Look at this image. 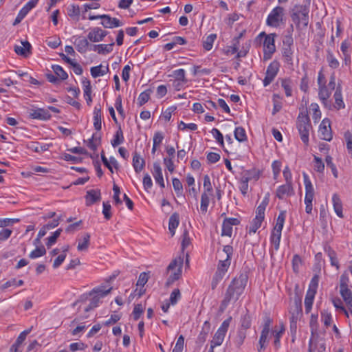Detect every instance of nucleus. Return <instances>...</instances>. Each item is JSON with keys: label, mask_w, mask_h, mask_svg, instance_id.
<instances>
[{"label": "nucleus", "mask_w": 352, "mask_h": 352, "mask_svg": "<svg viewBox=\"0 0 352 352\" xmlns=\"http://www.w3.org/2000/svg\"><path fill=\"white\" fill-rule=\"evenodd\" d=\"M316 294V289L309 288L307 292L305 298V309L307 314L309 313L311 310Z\"/></svg>", "instance_id": "nucleus-24"}, {"label": "nucleus", "mask_w": 352, "mask_h": 352, "mask_svg": "<svg viewBox=\"0 0 352 352\" xmlns=\"http://www.w3.org/2000/svg\"><path fill=\"white\" fill-rule=\"evenodd\" d=\"M332 204L336 214L340 218H343L342 202L338 194L334 193L332 195Z\"/></svg>", "instance_id": "nucleus-25"}, {"label": "nucleus", "mask_w": 352, "mask_h": 352, "mask_svg": "<svg viewBox=\"0 0 352 352\" xmlns=\"http://www.w3.org/2000/svg\"><path fill=\"white\" fill-rule=\"evenodd\" d=\"M101 25L104 28H113L122 25V23L117 18L111 17L109 15L104 14Z\"/></svg>", "instance_id": "nucleus-18"}, {"label": "nucleus", "mask_w": 352, "mask_h": 352, "mask_svg": "<svg viewBox=\"0 0 352 352\" xmlns=\"http://www.w3.org/2000/svg\"><path fill=\"white\" fill-rule=\"evenodd\" d=\"M261 174L262 171L260 169L253 167L248 170H244L241 173V177L248 182L251 181L256 182L261 177Z\"/></svg>", "instance_id": "nucleus-14"}, {"label": "nucleus", "mask_w": 352, "mask_h": 352, "mask_svg": "<svg viewBox=\"0 0 352 352\" xmlns=\"http://www.w3.org/2000/svg\"><path fill=\"white\" fill-rule=\"evenodd\" d=\"M107 34V31H105L100 28L96 27L91 29L87 35V38L93 43H98L103 41Z\"/></svg>", "instance_id": "nucleus-13"}, {"label": "nucleus", "mask_w": 352, "mask_h": 352, "mask_svg": "<svg viewBox=\"0 0 352 352\" xmlns=\"http://www.w3.org/2000/svg\"><path fill=\"white\" fill-rule=\"evenodd\" d=\"M327 61L329 66L332 69H337L340 66L339 60L334 56L331 50H327Z\"/></svg>", "instance_id": "nucleus-45"}, {"label": "nucleus", "mask_w": 352, "mask_h": 352, "mask_svg": "<svg viewBox=\"0 0 352 352\" xmlns=\"http://www.w3.org/2000/svg\"><path fill=\"white\" fill-rule=\"evenodd\" d=\"M231 261L229 259L219 261L215 274L224 277L230 265Z\"/></svg>", "instance_id": "nucleus-31"}, {"label": "nucleus", "mask_w": 352, "mask_h": 352, "mask_svg": "<svg viewBox=\"0 0 352 352\" xmlns=\"http://www.w3.org/2000/svg\"><path fill=\"white\" fill-rule=\"evenodd\" d=\"M113 42H111L109 44L93 45L91 50L94 52H96L99 54L105 55L113 51Z\"/></svg>", "instance_id": "nucleus-26"}, {"label": "nucleus", "mask_w": 352, "mask_h": 352, "mask_svg": "<svg viewBox=\"0 0 352 352\" xmlns=\"http://www.w3.org/2000/svg\"><path fill=\"white\" fill-rule=\"evenodd\" d=\"M52 144H41L39 142H31L29 148L36 153H41L49 149Z\"/></svg>", "instance_id": "nucleus-43"}, {"label": "nucleus", "mask_w": 352, "mask_h": 352, "mask_svg": "<svg viewBox=\"0 0 352 352\" xmlns=\"http://www.w3.org/2000/svg\"><path fill=\"white\" fill-rule=\"evenodd\" d=\"M321 320L324 323V325L327 327L331 324L333 320L332 315L330 312L326 310L321 311Z\"/></svg>", "instance_id": "nucleus-54"}, {"label": "nucleus", "mask_w": 352, "mask_h": 352, "mask_svg": "<svg viewBox=\"0 0 352 352\" xmlns=\"http://www.w3.org/2000/svg\"><path fill=\"white\" fill-rule=\"evenodd\" d=\"M182 295L179 289H175L173 290L170 295L169 302L172 305H175L181 299Z\"/></svg>", "instance_id": "nucleus-58"}, {"label": "nucleus", "mask_w": 352, "mask_h": 352, "mask_svg": "<svg viewBox=\"0 0 352 352\" xmlns=\"http://www.w3.org/2000/svg\"><path fill=\"white\" fill-rule=\"evenodd\" d=\"M90 234L89 233H85L81 239L78 240L77 249L78 251H86L90 244Z\"/></svg>", "instance_id": "nucleus-32"}, {"label": "nucleus", "mask_w": 352, "mask_h": 352, "mask_svg": "<svg viewBox=\"0 0 352 352\" xmlns=\"http://www.w3.org/2000/svg\"><path fill=\"white\" fill-rule=\"evenodd\" d=\"M100 133H92L90 138H88L87 146L91 151H95L97 150L98 146L100 144Z\"/></svg>", "instance_id": "nucleus-30"}, {"label": "nucleus", "mask_w": 352, "mask_h": 352, "mask_svg": "<svg viewBox=\"0 0 352 352\" xmlns=\"http://www.w3.org/2000/svg\"><path fill=\"white\" fill-rule=\"evenodd\" d=\"M74 45L77 51L83 54L87 51L89 43L87 38H78L75 41Z\"/></svg>", "instance_id": "nucleus-35"}, {"label": "nucleus", "mask_w": 352, "mask_h": 352, "mask_svg": "<svg viewBox=\"0 0 352 352\" xmlns=\"http://www.w3.org/2000/svg\"><path fill=\"white\" fill-rule=\"evenodd\" d=\"M31 116L34 119L48 120L51 117V114L48 109H38L31 113Z\"/></svg>", "instance_id": "nucleus-36"}, {"label": "nucleus", "mask_w": 352, "mask_h": 352, "mask_svg": "<svg viewBox=\"0 0 352 352\" xmlns=\"http://www.w3.org/2000/svg\"><path fill=\"white\" fill-rule=\"evenodd\" d=\"M241 327L239 330L247 331L251 327V318L248 314H245L241 318Z\"/></svg>", "instance_id": "nucleus-53"}, {"label": "nucleus", "mask_w": 352, "mask_h": 352, "mask_svg": "<svg viewBox=\"0 0 352 352\" xmlns=\"http://www.w3.org/2000/svg\"><path fill=\"white\" fill-rule=\"evenodd\" d=\"M151 92L152 91L151 89H147L140 94L138 98V102L140 106L143 105L148 101Z\"/></svg>", "instance_id": "nucleus-55"}, {"label": "nucleus", "mask_w": 352, "mask_h": 352, "mask_svg": "<svg viewBox=\"0 0 352 352\" xmlns=\"http://www.w3.org/2000/svg\"><path fill=\"white\" fill-rule=\"evenodd\" d=\"M216 38L217 35L215 34L208 35L203 42L204 48L207 51L210 50L212 48L213 43Z\"/></svg>", "instance_id": "nucleus-52"}, {"label": "nucleus", "mask_w": 352, "mask_h": 352, "mask_svg": "<svg viewBox=\"0 0 352 352\" xmlns=\"http://www.w3.org/2000/svg\"><path fill=\"white\" fill-rule=\"evenodd\" d=\"M269 203V199L268 197H265L261 204L258 205V206L256 208V217H258L261 219H265V211L266 209L267 206Z\"/></svg>", "instance_id": "nucleus-39"}, {"label": "nucleus", "mask_w": 352, "mask_h": 352, "mask_svg": "<svg viewBox=\"0 0 352 352\" xmlns=\"http://www.w3.org/2000/svg\"><path fill=\"white\" fill-rule=\"evenodd\" d=\"M210 323L209 322V321H205L203 324L202 329H201V332L199 333V336H197V343L199 344H204L207 339V337L210 333Z\"/></svg>", "instance_id": "nucleus-27"}, {"label": "nucleus", "mask_w": 352, "mask_h": 352, "mask_svg": "<svg viewBox=\"0 0 352 352\" xmlns=\"http://www.w3.org/2000/svg\"><path fill=\"white\" fill-rule=\"evenodd\" d=\"M153 175L157 184H158L161 188H164L165 187L162 170L160 166V164L158 162H155L153 164Z\"/></svg>", "instance_id": "nucleus-21"}, {"label": "nucleus", "mask_w": 352, "mask_h": 352, "mask_svg": "<svg viewBox=\"0 0 352 352\" xmlns=\"http://www.w3.org/2000/svg\"><path fill=\"white\" fill-rule=\"evenodd\" d=\"M333 98L335 100V104H334L335 109L340 110V109H344L345 107V104H344V103L343 102V99H342V87L340 85L337 87V88L336 89V91L333 95Z\"/></svg>", "instance_id": "nucleus-28"}, {"label": "nucleus", "mask_w": 352, "mask_h": 352, "mask_svg": "<svg viewBox=\"0 0 352 352\" xmlns=\"http://www.w3.org/2000/svg\"><path fill=\"white\" fill-rule=\"evenodd\" d=\"M285 328L283 323H280L278 326H275L272 331V335L274 338V346L276 350H278L280 347V338L284 334Z\"/></svg>", "instance_id": "nucleus-15"}, {"label": "nucleus", "mask_w": 352, "mask_h": 352, "mask_svg": "<svg viewBox=\"0 0 352 352\" xmlns=\"http://www.w3.org/2000/svg\"><path fill=\"white\" fill-rule=\"evenodd\" d=\"M264 219L258 218V217H254L251 222L250 228H249V234H251L252 233L254 234L257 231V230L261 228V224L263 223Z\"/></svg>", "instance_id": "nucleus-47"}, {"label": "nucleus", "mask_w": 352, "mask_h": 352, "mask_svg": "<svg viewBox=\"0 0 352 352\" xmlns=\"http://www.w3.org/2000/svg\"><path fill=\"white\" fill-rule=\"evenodd\" d=\"M45 254L46 250L45 247L43 245H41L39 247H36L35 250L32 251L29 254V257L32 259H35L44 256Z\"/></svg>", "instance_id": "nucleus-49"}, {"label": "nucleus", "mask_w": 352, "mask_h": 352, "mask_svg": "<svg viewBox=\"0 0 352 352\" xmlns=\"http://www.w3.org/2000/svg\"><path fill=\"white\" fill-rule=\"evenodd\" d=\"M325 252H327L328 256L329 257L331 265L332 266H335L337 270L339 269V262L337 258V254L336 252L331 248L327 247L324 249Z\"/></svg>", "instance_id": "nucleus-40"}, {"label": "nucleus", "mask_w": 352, "mask_h": 352, "mask_svg": "<svg viewBox=\"0 0 352 352\" xmlns=\"http://www.w3.org/2000/svg\"><path fill=\"white\" fill-rule=\"evenodd\" d=\"M80 13V8L78 6L71 5L67 8V14L72 18L78 17Z\"/></svg>", "instance_id": "nucleus-63"}, {"label": "nucleus", "mask_w": 352, "mask_h": 352, "mask_svg": "<svg viewBox=\"0 0 352 352\" xmlns=\"http://www.w3.org/2000/svg\"><path fill=\"white\" fill-rule=\"evenodd\" d=\"M294 195L293 184H285L279 186L276 190V197L280 200Z\"/></svg>", "instance_id": "nucleus-11"}, {"label": "nucleus", "mask_w": 352, "mask_h": 352, "mask_svg": "<svg viewBox=\"0 0 352 352\" xmlns=\"http://www.w3.org/2000/svg\"><path fill=\"white\" fill-rule=\"evenodd\" d=\"M309 327L311 337L318 336L319 324L318 322V314H312L310 316Z\"/></svg>", "instance_id": "nucleus-37"}, {"label": "nucleus", "mask_w": 352, "mask_h": 352, "mask_svg": "<svg viewBox=\"0 0 352 352\" xmlns=\"http://www.w3.org/2000/svg\"><path fill=\"white\" fill-rule=\"evenodd\" d=\"M184 257V253L173 259L168 265L166 272L168 276L166 282L167 287L170 286L181 278Z\"/></svg>", "instance_id": "nucleus-2"}, {"label": "nucleus", "mask_w": 352, "mask_h": 352, "mask_svg": "<svg viewBox=\"0 0 352 352\" xmlns=\"http://www.w3.org/2000/svg\"><path fill=\"white\" fill-rule=\"evenodd\" d=\"M281 86L284 89L285 94L287 97L292 96V85L289 79H283L281 80Z\"/></svg>", "instance_id": "nucleus-64"}, {"label": "nucleus", "mask_w": 352, "mask_h": 352, "mask_svg": "<svg viewBox=\"0 0 352 352\" xmlns=\"http://www.w3.org/2000/svg\"><path fill=\"white\" fill-rule=\"evenodd\" d=\"M272 319L270 317L269 315H265L263 318V329L261 332L258 345L257 347L258 352H263L266 349L268 345L270 329L272 324Z\"/></svg>", "instance_id": "nucleus-4"}, {"label": "nucleus", "mask_w": 352, "mask_h": 352, "mask_svg": "<svg viewBox=\"0 0 352 352\" xmlns=\"http://www.w3.org/2000/svg\"><path fill=\"white\" fill-rule=\"evenodd\" d=\"M240 223L241 221L237 218H226L222 223L221 236L230 237L232 234L233 226H238Z\"/></svg>", "instance_id": "nucleus-9"}, {"label": "nucleus", "mask_w": 352, "mask_h": 352, "mask_svg": "<svg viewBox=\"0 0 352 352\" xmlns=\"http://www.w3.org/2000/svg\"><path fill=\"white\" fill-rule=\"evenodd\" d=\"M213 195H208L206 192H202L201 195L200 210L202 214H206L208 211V208L210 204V198Z\"/></svg>", "instance_id": "nucleus-38"}, {"label": "nucleus", "mask_w": 352, "mask_h": 352, "mask_svg": "<svg viewBox=\"0 0 352 352\" xmlns=\"http://www.w3.org/2000/svg\"><path fill=\"white\" fill-rule=\"evenodd\" d=\"M246 331L244 330H238L237 334L234 338V342L236 347L239 348L243 344L246 338Z\"/></svg>", "instance_id": "nucleus-48"}, {"label": "nucleus", "mask_w": 352, "mask_h": 352, "mask_svg": "<svg viewBox=\"0 0 352 352\" xmlns=\"http://www.w3.org/2000/svg\"><path fill=\"white\" fill-rule=\"evenodd\" d=\"M109 72V68L108 65L104 67L102 65H99L98 66L92 67L90 69L91 75L93 78L102 76Z\"/></svg>", "instance_id": "nucleus-33"}, {"label": "nucleus", "mask_w": 352, "mask_h": 352, "mask_svg": "<svg viewBox=\"0 0 352 352\" xmlns=\"http://www.w3.org/2000/svg\"><path fill=\"white\" fill-rule=\"evenodd\" d=\"M331 94L330 90L327 85L318 87V97L322 101V104L326 107H331V104L329 103L328 99L329 98Z\"/></svg>", "instance_id": "nucleus-20"}, {"label": "nucleus", "mask_w": 352, "mask_h": 352, "mask_svg": "<svg viewBox=\"0 0 352 352\" xmlns=\"http://www.w3.org/2000/svg\"><path fill=\"white\" fill-rule=\"evenodd\" d=\"M62 230L60 228L56 230L53 234L47 238V241L46 243V245L48 248H50L52 245H54L57 239L59 237Z\"/></svg>", "instance_id": "nucleus-59"}, {"label": "nucleus", "mask_w": 352, "mask_h": 352, "mask_svg": "<svg viewBox=\"0 0 352 352\" xmlns=\"http://www.w3.org/2000/svg\"><path fill=\"white\" fill-rule=\"evenodd\" d=\"M52 68L56 76L60 78V80H66L68 78L67 72L60 65H52Z\"/></svg>", "instance_id": "nucleus-51"}, {"label": "nucleus", "mask_w": 352, "mask_h": 352, "mask_svg": "<svg viewBox=\"0 0 352 352\" xmlns=\"http://www.w3.org/2000/svg\"><path fill=\"white\" fill-rule=\"evenodd\" d=\"M279 63L277 61H273L272 62L269 66L267 67V71H266V75L269 77L274 79L276 76L277 75V73L279 70Z\"/></svg>", "instance_id": "nucleus-41"}, {"label": "nucleus", "mask_w": 352, "mask_h": 352, "mask_svg": "<svg viewBox=\"0 0 352 352\" xmlns=\"http://www.w3.org/2000/svg\"><path fill=\"white\" fill-rule=\"evenodd\" d=\"M275 34H266L264 32L259 34L258 37H265L263 41V58L265 60L271 58L272 55L276 51L275 47Z\"/></svg>", "instance_id": "nucleus-6"}, {"label": "nucleus", "mask_w": 352, "mask_h": 352, "mask_svg": "<svg viewBox=\"0 0 352 352\" xmlns=\"http://www.w3.org/2000/svg\"><path fill=\"white\" fill-rule=\"evenodd\" d=\"M340 294L344 301L347 309L352 314V290L349 287L340 289Z\"/></svg>", "instance_id": "nucleus-17"}, {"label": "nucleus", "mask_w": 352, "mask_h": 352, "mask_svg": "<svg viewBox=\"0 0 352 352\" xmlns=\"http://www.w3.org/2000/svg\"><path fill=\"white\" fill-rule=\"evenodd\" d=\"M292 54L293 51L292 50V46L287 47V46H283V56L285 59V61L287 63L292 64Z\"/></svg>", "instance_id": "nucleus-57"}, {"label": "nucleus", "mask_w": 352, "mask_h": 352, "mask_svg": "<svg viewBox=\"0 0 352 352\" xmlns=\"http://www.w3.org/2000/svg\"><path fill=\"white\" fill-rule=\"evenodd\" d=\"M179 223V216L177 212L173 213L169 218L168 230L171 235L175 233V229L178 227Z\"/></svg>", "instance_id": "nucleus-34"}, {"label": "nucleus", "mask_w": 352, "mask_h": 352, "mask_svg": "<svg viewBox=\"0 0 352 352\" xmlns=\"http://www.w3.org/2000/svg\"><path fill=\"white\" fill-rule=\"evenodd\" d=\"M325 162L328 167H329L332 171V173L335 178L338 177V172L336 165L333 162V159L330 155H327L325 158Z\"/></svg>", "instance_id": "nucleus-62"}, {"label": "nucleus", "mask_w": 352, "mask_h": 352, "mask_svg": "<svg viewBox=\"0 0 352 352\" xmlns=\"http://www.w3.org/2000/svg\"><path fill=\"white\" fill-rule=\"evenodd\" d=\"M133 167L136 173H140L145 167V161L137 151L133 153Z\"/></svg>", "instance_id": "nucleus-19"}, {"label": "nucleus", "mask_w": 352, "mask_h": 352, "mask_svg": "<svg viewBox=\"0 0 352 352\" xmlns=\"http://www.w3.org/2000/svg\"><path fill=\"white\" fill-rule=\"evenodd\" d=\"M94 126L96 131L101 129V109L95 107L94 110Z\"/></svg>", "instance_id": "nucleus-42"}, {"label": "nucleus", "mask_w": 352, "mask_h": 352, "mask_svg": "<svg viewBox=\"0 0 352 352\" xmlns=\"http://www.w3.org/2000/svg\"><path fill=\"white\" fill-rule=\"evenodd\" d=\"M174 190L177 197L183 195V185L180 180L177 178H173L172 180Z\"/></svg>", "instance_id": "nucleus-56"}, {"label": "nucleus", "mask_w": 352, "mask_h": 352, "mask_svg": "<svg viewBox=\"0 0 352 352\" xmlns=\"http://www.w3.org/2000/svg\"><path fill=\"white\" fill-rule=\"evenodd\" d=\"M303 180L305 188V199L313 201L315 194L314 186L307 174L303 173Z\"/></svg>", "instance_id": "nucleus-16"}, {"label": "nucleus", "mask_w": 352, "mask_h": 352, "mask_svg": "<svg viewBox=\"0 0 352 352\" xmlns=\"http://www.w3.org/2000/svg\"><path fill=\"white\" fill-rule=\"evenodd\" d=\"M204 191L208 195H213V188L211 184L210 178L208 175L204 176Z\"/></svg>", "instance_id": "nucleus-50"}, {"label": "nucleus", "mask_w": 352, "mask_h": 352, "mask_svg": "<svg viewBox=\"0 0 352 352\" xmlns=\"http://www.w3.org/2000/svg\"><path fill=\"white\" fill-rule=\"evenodd\" d=\"M314 170L318 173H323L324 170V164L322 159L316 155H314Z\"/></svg>", "instance_id": "nucleus-60"}, {"label": "nucleus", "mask_w": 352, "mask_h": 352, "mask_svg": "<svg viewBox=\"0 0 352 352\" xmlns=\"http://www.w3.org/2000/svg\"><path fill=\"white\" fill-rule=\"evenodd\" d=\"M231 320L232 317H229L221 323L211 340L210 346H212V348L220 346L223 343Z\"/></svg>", "instance_id": "nucleus-7"}, {"label": "nucleus", "mask_w": 352, "mask_h": 352, "mask_svg": "<svg viewBox=\"0 0 352 352\" xmlns=\"http://www.w3.org/2000/svg\"><path fill=\"white\" fill-rule=\"evenodd\" d=\"M332 303L336 310L342 312L345 315L346 317H347V318L349 317L350 312L349 311V309H346L344 307L342 300L339 298H333Z\"/></svg>", "instance_id": "nucleus-44"}, {"label": "nucleus", "mask_w": 352, "mask_h": 352, "mask_svg": "<svg viewBox=\"0 0 352 352\" xmlns=\"http://www.w3.org/2000/svg\"><path fill=\"white\" fill-rule=\"evenodd\" d=\"M101 199V194L99 190H90L87 192L85 199L86 205L91 206L94 203L100 201Z\"/></svg>", "instance_id": "nucleus-23"}, {"label": "nucleus", "mask_w": 352, "mask_h": 352, "mask_svg": "<svg viewBox=\"0 0 352 352\" xmlns=\"http://www.w3.org/2000/svg\"><path fill=\"white\" fill-rule=\"evenodd\" d=\"M282 230L273 228L270 235V242L273 245L275 250H278L280 247Z\"/></svg>", "instance_id": "nucleus-29"}, {"label": "nucleus", "mask_w": 352, "mask_h": 352, "mask_svg": "<svg viewBox=\"0 0 352 352\" xmlns=\"http://www.w3.org/2000/svg\"><path fill=\"white\" fill-rule=\"evenodd\" d=\"M178 129L180 131H196L197 125L195 123L186 124L181 121L178 124Z\"/></svg>", "instance_id": "nucleus-61"}, {"label": "nucleus", "mask_w": 352, "mask_h": 352, "mask_svg": "<svg viewBox=\"0 0 352 352\" xmlns=\"http://www.w3.org/2000/svg\"><path fill=\"white\" fill-rule=\"evenodd\" d=\"M283 18L284 8L280 6H276L269 14L266 20V24L270 27L277 28L283 21Z\"/></svg>", "instance_id": "nucleus-8"}, {"label": "nucleus", "mask_w": 352, "mask_h": 352, "mask_svg": "<svg viewBox=\"0 0 352 352\" xmlns=\"http://www.w3.org/2000/svg\"><path fill=\"white\" fill-rule=\"evenodd\" d=\"M112 290V287L100 285L91 290L88 295L91 297L90 308L97 307L101 302V299L107 296Z\"/></svg>", "instance_id": "nucleus-3"}, {"label": "nucleus", "mask_w": 352, "mask_h": 352, "mask_svg": "<svg viewBox=\"0 0 352 352\" xmlns=\"http://www.w3.org/2000/svg\"><path fill=\"white\" fill-rule=\"evenodd\" d=\"M285 219H286V211L285 210L280 211L277 217L276 224H275L274 228L276 229V230H283L284 223L285 221Z\"/></svg>", "instance_id": "nucleus-46"}, {"label": "nucleus", "mask_w": 352, "mask_h": 352, "mask_svg": "<svg viewBox=\"0 0 352 352\" xmlns=\"http://www.w3.org/2000/svg\"><path fill=\"white\" fill-rule=\"evenodd\" d=\"M32 46L30 43L25 41L21 42V45H15L14 52L23 57H28L31 54Z\"/></svg>", "instance_id": "nucleus-22"}, {"label": "nucleus", "mask_w": 352, "mask_h": 352, "mask_svg": "<svg viewBox=\"0 0 352 352\" xmlns=\"http://www.w3.org/2000/svg\"><path fill=\"white\" fill-rule=\"evenodd\" d=\"M289 314H291V320L297 319L298 315L302 312L301 298L296 294L294 298V301L289 307Z\"/></svg>", "instance_id": "nucleus-12"}, {"label": "nucleus", "mask_w": 352, "mask_h": 352, "mask_svg": "<svg viewBox=\"0 0 352 352\" xmlns=\"http://www.w3.org/2000/svg\"><path fill=\"white\" fill-rule=\"evenodd\" d=\"M309 9L303 6H295L292 11L291 17L296 26L307 27L309 23Z\"/></svg>", "instance_id": "nucleus-5"}, {"label": "nucleus", "mask_w": 352, "mask_h": 352, "mask_svg": "<svg viewBox=\"0 0 352 352\" xmlns=\"http://www.w3.org/2000/svg\"><path fill=\"white\" fill-rule=\"evenodd\" d=\"M296 126L298 132H309L311 129L310 120L307 113H300L298 118Z\"/></svg>", "instance_id": "nucleus-10"}, {"label": "nucleus", "mask_w": 352, "mask_h": 352, "mask_svg": "<svg viewBox=\"0 0 352 352\" xmlns=\"http://www.w3.org/2000/svg\"><path fill=\"white\" fill-rule=\"evenodd\" d=\"M248 283V276L241 274L234 278L228 285L223 299L221 300L219 310L223 312L231 302H236L244 292Z\"/></svg>", "instance_id": "nucleus-1"}]
</instances>
